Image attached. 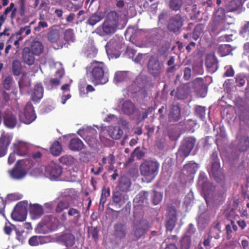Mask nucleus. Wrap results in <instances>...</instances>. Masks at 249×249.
<instances>
[{
	"instance_id": "obj_1",
	"label": "nucleus",
	"mask_w": 249,
	"mask_h": 249,
	"mask_svg": "<svg viewBox=\"0 0 249 249\" xmlns=\"http://www.w3.org/2000/svg\"><path fill=\"white\" fill-rule=\"evenodd\" d=\"M105 68L104 63L96 60L92 61L86 68L87 75L94 86L103 85L108 82V78L105 73Z\"/></svg>"
},
{
	"instance_id": "obj_2",
	"label": "nucleus",
	"mask_w": 249,
	"mask_h": 249,
	"mask_svg": "<svg viewBox=\"0 0 249 249\" xmlns=\"http://www.w3.org/2000/svg\"><path fill=\"white\" fill-rule=\"evenodd\" d=\"M119 16L115 11L109 12L101 25L97 28L96 32L100 36H110L119 29Z\"/></svg>"
},
{
	"instance_id": "obj_3",
	"label": "nucleus",
	"mask_w": 249,
	"mask_h": 249,
	"mask_svg": "<svg viewBox=\"0 0 249 249\" xmlns=\"http://www.w3.org/2000/svg\"><path fill=\"white\" fill-rule=\"evenodd\" d=\"M150 228L149 223L145 220H134L129 237L132 241H137L144 238Z\"/></svg>"
},
{
	"instance_id": "obj_4",
	"label": "nucleus",
	"mask_w": 249,
	"mask_h": 249,
	"mask_svg": "<svg viewBox=\"0 0 249 249\" xmlns=\"http://www.w3.org/2000/svg\"><path fill=\"white\" fill-rule=\"evenodd\" d=\"M159 167L160 164L158 161L146 160L141 164L140 173L148 182H151L157 176Z\"/></svg>"
},
{
	"instance_id": "obj_5",
	"label": "nucleus",
	"mask_w": 249,
	"mask_h": 249,
	"mask_svg": "<svg viewBox=\"0 0 249 249\" xmlns=\"http://www.w3.org/2000/svg\"><path fill=\"white\" fill-rule=\"evenodd\" d=\"M211 170L209 172L213 177L215 180L220 182L225 178V175L220 168V163L218 157V153L214 151L211 155Z\"/></svg>"
},
{
	"instance_id": "obj_6",
	"label": "nucleus",
	"mask_w": 249,
	"mask_h": 249,
	"mask_svg": "<svg viewBox=\"0 0 249 249\" xmlns=\"http://www.w3.org/2000/svg\"><path fill=\"white\" fill-rule=\"evenodd\" d=\"M32 160L29 159L18 160L14 167L9 171L11 177L15 179H21L27 174L26 169L24 165L31 164Z\"/></svg>"
},
{
	"instance_id": "obj_7",
	"label": "nucleus",
	"mask_w": 249,
	"mask_h": 249,
	"mask_svg": "<svg viewBox=\"0 0 249 249\" xmlns=\"http://www.w3.org/2000/svg\"><path fill=\"white\" fill-rule=\"evenodd\" d=\"M196 142V139L193 137H189L184 138L180 146L178 153V157H181L183 160L188 157L191 151L194 148Z\"/></svg>"
},
{
	"instance_id": "obj_8",
	"label": "nucleus",
	"mask_w": 249,
	"mask_h": 249,
	"mask_svg": "<svg viewBox=\"0 0 249 249\" xmlns=\"http://www.w3.org/2000/svg\"><path fill=\"white\" fill-rule=\"evenodd\" d=\"M36 118V115L33 105L30 102H28L25 107L23 113L19 114V119L21 122L29 124L33 122Z\"/></svg>"
},
{
	"instance_id": "obj_9",
	"label": "nucleus",
	"mask_w": 249,
	"mask_h": 249,
	"mask_svg": "<svg viewBox=\"0 0 249 249\" xmlns=\"http://www.w3.org/2000/svg\"><path fill=\"white\" fill-rule=\"evenodd\" d=\"M147 68L149 73L154 77H159L162 71V65L158 59L154 56L150 57Z\"/></svg>"
},
{
	"instance_id": "obj_10",
	"label": "nucleus",
	"mask_w": 249,
	"mask_h": 249,
	"mask_svg": "<svg viewBox=\"0 0 249 249\" xmlns=\"http://www.w3.org/2000/svg\"><path fill=\"white\" fill-rule=\"evenodd\" d=\"M53 219H54V218L52 215L44 216L43 220L38 224L36 228V232L42 234L49 232L52 230L50 226Z\"/></svg>"
},
{
	"instance_id": "obj_11",
	"label": "nucleus",
	"mask_w": 249,
	"mask_h": 249,
	"mask_svg": "<svg viewBox=\"0 0 249 249\" xmlns=\"http://www.w3.org/2000/svg\"><path fill=\"white\" fill-rule=\"evenodd\" d=\"M62 168L58 164L52 162L48 165L45 169V174L52 179H56L61 175Z\"/></svg>"
},
{
	"instance_id": "obj_12",
	"label": "nucleus",
	"mask_w": 249,
	"mask_h": 249,
	"mask_svg": "<svg viewBox=\"0 0 249 249\" xmlns=\"http://www.w3.org/2000/svg\"><path fill=\"white\" fill-rule=\"evenodd\" d=\"M182 26V18L180 15L177 14L170 19L167 28L170 32L175 33L178 31Z\"/></svg>"
},
{
	"instance_id": "obj_13",
	"label": "nucleus",
	"mask_w": 249,
	"mask_h": 249,
	"mask_svg": "<svg viewBox=\"0 0 249 249\" xmlns=\"http://www.w3.org/2000/svg\"><path fill=\"white\" fill-rule=\"evenodd\" d=\"M168 118L170 123L178 122L181 119V108L178 103L171 105Z\"/></svg>"
},
{
	"instance_id": "obj_14",
	"label": "nucleus",
	"mask_w": 249,
	"mask_h": 249,
	"mask_svg": "<svg viewBox=\"0 0 249 249\" xmlns=\"http://www.w3.org/2000/svg\"><path fill=\"white\" fill-rule=\"evenodd\" d=\"M12 137L8 134L2 132L0 137V158L6 155Z\"/></svg>"
},
{
	"instance_id": "obj_15",
	"label": "nucleus",
	"mask_w": 249,
	"mask_h": 249,
	"mask_svg": "<svg viewBox=\"0 0 249 249\" xmlns=\"http://www.w3.org/2000/svg\"><path fill=\"white\" fill-rule=\"evenodd\" d=\"M176 210L171 207L168 210V218L165 224L166 231H172L174 229L177 222Z\"/></svg>"
},
{
	"instance_id": "obj_16",
	"label": "nucleus",
	"mask_w": 249,
	"mask_h": 249,
	"mask_svg": "<svg viewBox=\"0 0 249 249\" xmlns=\"http://www.w3.org/2000/svg\"><path fill=\"white\" fill-rule=\"evenodd\" d=\"M14 152L19 156H25L28 155L29 152V146L27 143L19 142L14 143Z\"/></svg>"
},
{
	"instance_id": "obj_17",
	"label": "nucleus",
	"mask_w": 249,
	"mask_h": 249,
	"mask_svg": "<svg viewBox=\"0 0 249 249\" xmlns=\"http://www.w3.org/2000/svg\"><path fill=\"white\" fill-rule=\"evenodd\" d=\"M35 55L28 48L24 47L22 51V59L23 62L29 65H33L35 62Z\"/></svg>"
},
{
	"instance_id": "obj_18",
	"label": "nucleus",
	"mask_w": 249,
	"mask_h": 249,
	"mask_svg": "<svg viewBox=\"0 0 249 249\" xmlns=\"http://www.w3.org/2000/svg\"><path fill=\"white\" fill-rule=\"evenodd\" d=\"M3 123L5 125L10 128H14L17 121L16 117L10 111H5L3 115Z\"/></svg>"
},
{
	"instance_id": "obj_19",
	"label": "nucleus",
	"mask_w": 249,
	"mask_h": 249,
	"mask_svg": "<svg viewBox=\"0 0 249 249\" xmlns=\"http://www.w3.org/2000/svg\"><path fill=\"white\" fill-rule=\"evenodd\" d=\"M112 199L113 203L116 205H118L119 207H121L128 199V196L126 194L116 191L113 193Z\"/></svg>"
},
{
	"instance_id": "obj_20",
	"label": "nucleus",
	"mask_w": 249,
	"mask_h": 249,
	"mask_svg": "<svg viewBox=\"0 0 249 249\" xmlns=\"http://www.w3.org/2000/svg\"><path fill=\"white\" fill-rule=\"evenodd\" d=\"M24 203L19 202L17 204L15 207V211L12 213V216L13 218L18 221H23L26 218V216L24 214H20V212L24 211L23 206Z\"/></svg>"
},
{
	"instance_id": "obj_21",
	"label": "nucleus",
	"mask_w": 249,
	"mask_h": 249,
	"mask_svg": "<svg viewBox=\"0 0 249 249\" xmlns=\"http://www.w3.org/2000/svg\"><path fill=\"white\" fill-rule=\"evenodd\" d=\"M27 47L34 55L37 56L43 53L44 49V46L41 42L35 40L33 41Z\"/></svg>"
},
{
	"instance_id": "obj_22",
	"label": "nucleus",
	"mask_w": 249,
	"mask_h": 249,
	"mask_svg": "<svg viewBox=\"0 0 249 249\" xmlns=\"http://www.w3.org/2000/svg\"><path fill=\"white\" fill-rule=\"evenodd\" d=\"M205 65L207 68L212 69L213 71L218 68V61L214 54H208L206 56Z\"/></svg>"
},
{
	"instance_id": "obj_23",
	"label": "nucleus",
	"mask_w": 249,
	"mask_h": 249,
	"mask_svg": "<svg viewBox=\"0 0 249 249\" xmlns=\"http://www.w3.org/2000/svg\"><path fill=\"white\" fill-rule=\"evenodd\" d=\"M131 185L130 179L126 176H121L119 179L118 188L120 191L124 192H126L129 190Z\"/></svg>"
},
{
	"instance_id": "obj_24",
	"label": "nucleus",
	"mask_w": 249,
	"mask_h": 249,
	"mask_svg": "<svg viewBox=\"0 0 249 249\" xmlns=\"http://www.w3.org/2000/svg\"><path fill=\"white\" fill-rule=\"evenodd\" d=\"M43 88L41 83L36 84L34 88L31 95V99L34 102H38L43 97Z\"/></svg>"
},
{
	"instance_id": "obj_25",
	"label": "nucleus",
	"mask_w": 249,
	"mask_h": 249,
	"mask_svg": "<svg viewBox=\"0 0 249 249\" xmlns=\"http://www.w3.org/2000/svg\"><path fill=\"white\" fill-rule=\"evenodd\" d=\"M59 240L67 247H72L75 244V236L71 233H65L59 237Z\"/></svg>"
},
{
	"instance_id": "obj_26",
	"label": "nucleus",
	"mask_w": 249,
	"mask_h": 249,
	"mask_svg": "<svg viewBox=\"0 0 249 249\" xmlns=\"http://www.w3.org/2000/svg\"><path fill=\"white\" fill-rule=\"evenodd\" d=\"M126 234V227L122 223H117L114 225V235L120 239L124 238Z\"/></svg>"
},
{
	"instance_id": "obj_27",
	"label": "nucleus",
	"mask_w": 249,
	"mask_h": 249,
	"mask_svg": "<svg viewBox=\"0 0 249 249\" xmlns=\"http://www.w3.org/2000/svg\"><path fill=\"white\" fill-rule=\"evenodd\" d=\"M84 146L83 142L78 138L71 139L69 146V148L73 151H79L83 149Z\"/></svg>"
},
{
	"instance_id": "obj_28",
	"label": "nucleus",
	"mask_w": 249,
	"mask_h": 249,
	"mask_svg": "<svg viewBox=\"0 0 249 249\" xmlns=\"http://www.w3.org/2000/svg\"><path fill=\"white\" fill-rule=\"evenodd\" d=\"M48 238L46 236L34 235L29 239L28 242L30 246H37L47 242Z\"/></svg>"
},
{
	"instance_id": "obj_29",
	"label": "nucleus",
	"mask_w": 249,
	"mask_h": 249,
	"mask_svg": "<svg viewBox=\"0 0 249 249\" xmlns=\"http://www.w3.org/2000/svg\"><path fill=\"white\" fill-rule=\"evenodd\" d=\"M135 106L130 101L126 100L122 105V110L125 114L131 115L135 111Z\"/></svg>"
},
{
	"instance_id": "obj_30",
	"label": "nucleus",
	"mask_w": 249,
	"mask_h": 249,
	"mask_svg": "<svg viewBox=\"0 0 249 249\" xmlns=\"http://www.w3.org/2000/svg\"><path fill=\"white\" fill-rule=\"evenodd\" d=\"M128 74V71H118L115 73L114 81L115 83L127 81L129 79Z\"/></svg>"
},
{
	"instance_id": "obj_31",
	"label": "nucleus",
	"mask_w": 249,
	"mask_h": 249,
	"mask_svg": "<svg viewBox=\"0 0 249 249\" xmlns=\"http://www.w3.org/2000/svg\"><path fill=\"white\" fill-rule=\"evenodd\" d=\"M237 148L240 152L246 151L249 148V137L243 136L239 141Z\"/></svg>"
},
{
	"instance_id": "obj_32",
	"label": "nucleus",
	"mask_w": 249,
	"mask_h": 249,
	"mask_svg": "<svg viewBox=\"0 0 249 249\" xmlns=\"http://www.w3.org/2000/svg\"><path fill=\"white\" fill-rule=\"evenodd\" d=\"M191 246V236L185 234L180 241V249H190Z\"/></svg>"
},
{
	"instance_id": "obj_33",
	"label": "nucleus",
	"mask_w": 249,
	"mask_h": 249,
	"mask_svg": "<svg viewBox=\"0 0 249 249\" xmlns=\"http://www.w3.org/2000/svg\"><path fill=\"white\" fill-rule=\"evenodd\" d=\"M68 215L69 216L73 217L72 221L75 223L79 221L81 216L80 212L73 207L69 208L68 211Z\"/></svg>"
},
{
	"instance_id": "obj_34",
	"label": "nucleus",
	"mask_w": 249,
	"mask_h": 249,
	"mask_svg": "<svg viewBox=\"0 0 249 249\" xmlns=\"http://www.w3.org/2000/svg\"><path fill=\"white\" fill-rule=\"evenodd\" d=\"M204 28V24L202 23L197 24L195 27L192 34V38L195 40H197L203 33Z\"/></svg>"
},
{
	"instance_id": "obj_35",
	"label": "nucleus",
	"mask_w": 249,
	"mask_h": 249,
	"mask_svg": "<svg viewBox=\"0 0 249 249\" xmlns=\"http://www.w3.org/2000/svg\"><path fill=\"white\" fill-rule=\"evenodd\" d=\"M62 152V146L58 141L53 142L51 147L50 152L54 156H57L60 154Z\"/></svg>"
},
{
	"instance_id": "obj_36",
	"label": "nucleus",
	"mask_w": 249,
	"mask_h": 249,
	"mask_svg": "<svg viewBox=\"0 0 249 249\" xmlns=\"http://www.w3.org/2000/svg\"><path fill=\"white\" fill-rule=\"evenodd\" d=\"M59 36V30L56 29H52L47 35L48 40L52 43L57 42Z\"/></svg>"
},
{
	"instance_id": "obj_37",
	"label": "nucleus",
	"mask_w": 249,
	"mask_h": 249,
	"mask_svg": "<svg viewBox=\"0 0 249 249\" xmlns=\"http://www.w3.org/2000/svg\"><path fill=\"white\" fill-rule=\"evenodd\" d=\"M70 206V204L68 201L66 200H60L55 207V212L57 213H61L63 210L68 209Z\"/></svg>"
},
{
	"instance_id": "obj_38",
	"label": "nucleus",
	"mask_w": 249,
	"mask_h": 249,
	"mask_svg": "<svg viewBox=\"0 0 249 249\" xmlns=\"http://www.w3.org/2000/svg\"><path fill=\"white\" fill-rule=\"evenodd\" d=\"M31 213L35 218L39 217L43 213V207L38 204H34L31 208Z\"/></svg>"
},
{
	"instance_id": "obj_39",
	"label": "nucleus",
	"mask_w": 249,
	"mask_h": 249,
	"mask_svg": "<svg viewBox=\"0 0 249 249\" xmlns=\"http://www.w3.org/2000/svg\"><path fill=\"white\" fill-rule=\"evenodd\" d=\"M225 12L223 8H219L215 12L214 16V21L219 23L225 19Z\"/></svg>"
},
{
	"instance_id": "obj_40",
	"label": "nucleus",
	"mask_w": 249,
	"mask_h": 249,
	"mask_svg": "<svg viewBox=\"0 0 249 249\" xmlns=\"http://www.w3.org/2000/svg\"><path fill=\"white\" fill-rule=\"evenodd\" d=\"M188 97V92L184 87H178L176 92L175 97L178 100H184Z\"/></svg>"
},
{
	"instance_id": "obj_41",
	"label": "nucleus",
	"mask_w": 249,
	"mask_h": 249,
	"mask_svg": "<svg viewBox=\"0 0 249 249\" xmlns=\"http://www.w3.org/2000/svg\"><path fill=\"white\" fill-rule=\"evenodd\" d=\"M110 190L109 188L104 187L102 190V193L100 199L99 206H104V204L107 201V198L110 196Z\"/></svg>"
},
{
	"instance_id": "obj_42",
	"label": "nucleus",
	"mask_w": 249,
	"mask_h": 249,
	"mask_svg": "<svg viewBox=\"0 0 249 249\" xmlns=\"http://www.w3.org/2000/svg\"><path fill=\"white\" fill-rule=\"evenodd\" d=\"M232 51L231 46L229 44H222L218 48V52L221 56L229 55Z\"/></svg>"
},
{
	"instance_id": "obj_43",
	"label": "nucleus",
	"mask_w": 249,
	"mask_h": 249,
	"mask_svg": "<svg viewBox=\"0 0 249 249\" xmlns=\"http://www.w3.org/2000/svg\"><path fill=\"white\" fill-rule=\"evenodd\" d=\"M22 70V66L20 62L18 60H15L12 63V71L15 75L18 76L20 74Z\"/></svg>"
},
{
	"instance_id": "obj_44",
	"label": "nucleus",
	"mask_w": 249,
	"mask_h": 249,
	"mask_svg": "<svg viewBox=\"0 0 249 249\" xmlns=\"http://www.w3.org/2000/svg\"><path fill=\"white\" fill-rule=\"evenodd\" d=\"M104 17L101 15L95 13L89 18L88 20V23L89 25L93 26L98 22L100 21Z\"/></svg>"
},
{
	"instance_id": "obj_45",
	"label": "nucleus",
	"mask_w": 249,
	"mask_h": 249,
	"mask_svg": "<svg viewBox=\"0 0 249 249\" xmlns=\"http://www.w3.org/2000/svg\"><path fill=\"white\" fill-rule=\"evenodd\" d=\"M198 165L193 161H189L188 163L184 166V169L188 171L190 173L195 174L197 169Z\"/></svg>"
},
{
	"instance_id": "obj_46",
	"label": "nucleus",
	"mask_w": 249,
	"mask_h": 249,
	"mask_svg": "<svg viewBox=\"0 0 249 249\" xmlns=\"http://www.w3.org/2000/svg\"><path fill=\"white\" fill-rule=\"evenodd\" d=\"M123 134V131L119 127H115L112 131H110L111 137L115 140H118L121 138Z\"/></svg>"
},
{
	"instance_id": "obj_47",
	"label": "nucleus",
	"mask_w": 249,
	"mask_h": 249,
	"mask_svg": "<svg viewBox=\"0 0 249 249\" xmlns=\"http://www.w3.org/2000/svg\"><path fill=\"white\" fill-rule=\"evenodd\" d=\"M186 10L188 12L191 11L192 13L191 14H192L191 16V19H194L196 18L197 16L199 14V11L197 10V6L196 4H193L192 5H190L189 7L186 8Z\"/></svg>"
},
{
	"instance_id": "obj_48",
	"label": "nucleus",
	"mask_w": 249,
	"mask_h": 249,
	"mask_svg": "<svg viewBox=\"0 0 249 249\" xmlns=\"http://www.w3.org/2000/svg\"><path fill=\"white\" fill-rule=\"evenodd\" d=\"M183 5V0H170L169 6L173 10H179Z\"/></svg>"
},
{
	"instance_id": "obj_49",
	"label": "nucleus",
	"mask_w": 249,
	"mask_h": 249,
	"mask_svg": "<svg viewBox=\"0 0 249 249\" xmlns=\"http://www.w3.org/2000/svg\"><path fill=\"white\" fill-rule=\"evenodd\" d=\"M88 235L89 236H91L92 238L95 240L97 241L98 239V233L99 230L98 228L93 227H88Z\"/></svg>"
},
{
	"instance_id": "obj_50",
	"label": "nucleus",
	"mask_w": 249,
	"mask_h": 249,
	"mask_svg": "<svg viewBox=\"0 0 249 249\" xmlns=\"http://www.w3.org/2000/svg\"><path fill=\"white\" fill-rule=\"evenodd\" d=\"M241 3V0H232L228 5V8L230 11H234L240 7Z\"/></svg>"
},
{
	"instance_id": "obj_51",
	"label": "nucleus",
	"mask_w": 249,
	"mask_h": 249,
	"mask_svg": "<svg viewBox=\"0 0 249 249\" xmlns=\"http://www.w3.org/2000/svg\"><path fill=\"white\" fill-rule=\"evenodd\" d=\"M246 76L244 74H238L235 77V83L238 87H243L246 83Z\"/></svg>"
},
{
	"instance_id": "obj_52",
	"label": "nucleus",
	"mask_w": 249,
	"mask_h": 249,
	"mask_svg": "<svg viewBox=\"0 0 249 249\" xmlns=\"http://www.w3.org/2000/svg\"><path fill=\"white\" fill-rule=\"evenodd\" d=\"M59 161L63 164L70 165L73 162V158L70 155H64L59 158Z\"/></svg>"
},
{
	"instance_id": "obj_53",
	"label": "nucleus",
	"mask_w": 249,
	"mask_h": 249,
	"mask_svg": "<svg viewBox=\"0 0 249 249\" xmlns=\"http://www.w3.org/2000/svg\"><path fill=\"white\" fill-rule=\"evenodd\" d=\"M198 181L199 184L202 186L203 189H204L205 185L208 183L207 176L204 172H201L199 173Z\"/></svg>"
},
{
	"instance_id": "obj_54",
	"label": "nucleus",
	"mask_w": 249,
	"mask_h": 249,
	"mask_svg": "<svg viewBox=\"0 0 249 249\" xmlns=\"http://www.w3.org/2000/svg\"><path fill=\"white\" fill-rule=\"evenodd\" d=\"M162 195L159 192L154 191L152 196V201L154 205L158 204L162 200Z\"/></svg>"
},
{
	"instance_id": "obj_55",
	"label": "nucleus",
	"mask_w": 249,
	"mask_h": 249,
	"mask_svg": "<svg viewBox=\"0 0 249 249\" xmlns=\"http://www.w3.org/2000/svg\"><path fill=\"white\" fill-rule=\"evenodd\" d=\"M73 32L72 29H67L64 33V39L67 41H72L73 39Z\"/></svg>"
},
{
	"instance_id": "obj_56",
	"label": "nucleus",
	"mask_w": 249,
	"mask_h": 249,
	"mask_svg": "<svg viewBox=\"0 0 249 249\" xmlns=\"http://www.w3.org/2000/svg\"><path fill=\"white\" fill-rule=\"evenodd\" d=\"M17 32V35H18L19 36L22 35V34L25 32V36H28L30 34L31 31V27L30 26H26L23 27H21L18 31Z\"/></svg>"
},
{
	"instance_id": "obj_57",
	"label": "nucleus",
	"mask_w": 249,
	"mask_h": 249,
	"mask_svg": "<svg viewBox=\"0 0 249 249\" xmlns=\"http://www.w3.org/2000/svg\"><path fill=\"white\" fill-rule=\"evenodd\" d=\"M196 113L200 118L203 119L205 115V108L202 106H197L196 107Z\"/></svg>"
},
{
	"instance_id": "obj_58",
	"label": "nucleus",
	"mask_w": 249,
	"mask_h": 249,
	"mask_svg": "<svg viewBox=\"0 0 249 249\" xmlns=\"http://www.w3.org/2000/svg\"><path fill=\"white\" fill-rule=\"evenodd\" d=\"M191 77V69L189 67H185L183 70V78L185 80H189Z\"/></svg>"
},
{
	"instance_id": "obj_59",
	"label": "nucleus",
	"mask_w": 249,
	"mask_h": 249,
	"mask_svg": "<svg viewBox=\"0 0 249 249\" xmlns=\"http://www.w3.org/2000/svg\"><path fill=\"white\" fill-rule=\"evenodd\" d=\"M84 133L86 136H89L90 134L91 138L95 139L97 135V131L94 128H90L86 130Z\"/></svg>"
},
{
	"instance_id": "obj_60",
	"label": "nucleus",
	"mask_w": 249,
	"mask_h": 249,
	"mask_svg": "<svg viewBox=\"0 0 249 249\" xmlns=\"http://www.w3.org/2000/svg\"><path fill=\"white\" fill-rule=\"evenodd\" d=\"M48 23L45 21H40L38 23V25L35 27L34 29L36 31L39 32L42 28H45L48 27Z\"/></svg>"
},
{
	"instance_id": "obj_61",
	"label": "nucleus",
	"mask_w": 249,
	"mask_h": 249,
	"mask_svg": "<svg viewBox=\"0 0 249 249\" xmlns=\"http://www.w3.org/2000/svg\"><path fill=\"white\" fill-rule=\"evenodd\" d=\"M147 193L145 192H141L136 196L135 199L138 201L143 202L145 199H146Z\"/></svg>"
},
{
	"instance_id": "obj_62",
	"label": "nucleus",
	"mask_w": 249,
	"mask_h": 249,
	"mask_svg": "<svg viewBox=\"0 0 249 249\" xmlns=\"http://www.w3.org/2000/svg\"><path fill=\"white\" fill-rule=\"evenodd\" d=\"M126 53L128 55L130 58H133L136 55V51L130 47H127L125 51Z\"/></svg>"
},
{
	"instance_id": "obj_63",
	"label": "nucleus",
	"mask_w": 249,
	"mask_h": 249,
	"mask_svg": "<svg viewBox=\"0 0 249 249\" xmlns=\"http://www.w3.org/2000/svg\"><path fill=\"white\" fill-rule=\"evenodd\" d=\"M168 136L169 139L172 141H177L179 137V135L173 131L169 132Z\"/></svg>"
},
{
	"instance_id": "obj_64",
	"label": "nucleus",
	"mask_w": 249,
	"mask_h": 249,
	"mask_svg": "<svg viewBox=\"0 0 249 249\" xmlns=\"http://www.w3.org/2000/svg\"><path fill=\"white\" fill-rule=\"evenodd\" d=\"M107 162L111 166H113L115 162V157L113 154H109L107 157Z\"/></svg>"
}]
</instances>
